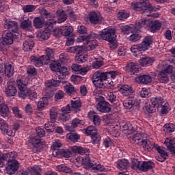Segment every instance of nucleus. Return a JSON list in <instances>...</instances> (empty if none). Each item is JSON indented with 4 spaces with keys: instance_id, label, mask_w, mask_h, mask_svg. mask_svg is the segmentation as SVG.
Wrapping results in <instances>:
<instances>
[{
    "instance_id": "1",
    "label": "nucleus",
    "mask_w": 175,
    "mask_h": 175,
    "mask_svg": "<svg viewBox=\"0 0 175 175\" xmlns=\"http://www.w3.org/2000/svg\"><path fill=\"white\" fill-rule=\"evenodd\" d=\"M162 27V23L159 20L152 21L147 18L139 19L135 22V29L139 31L141 28H145L147 31L155 33L157 31H159Z\"/></svg>"
},
{
    "instance_id": "2",
    "label": "nucleus",
    "mask_w": 175,
    "mask_h": 175,
    "mask_svg": "<svg viewBox=\"0 0 175 175\" xmlns=\"http://www.w3.org/2000/svg\"><path fill=\"white\" fill-rule=\"evenodd\" d=\"M133 7L135 10H142L144 16H150L151 17L155 18L159 17V14L158 13L148 14V13H152V12L159 10V9L152 6L148 0H139V2L133 4Z\"/></svg>"
},
{
    "instance_id": "3",
    "label": "nucleus",
    "mask_w": 175,
    "mask_h": 175,
    "mask_svg": "<svg viewBox=\"0 0 175 175\" xmlns=\"http://www.w3.org/2000/svg\"><path fill=\"white\" fill-rule=\"evenodd\" d=\"M99 35L100 39L109 42L110 49L112 50L117 49V41L116 40L117 36L116 35V30L114 29L105 28L100 31Z\"/></svg>"
},
{
    "instance_id": "4",
    "label": "nucleus",
    "mask_w": 175,
    "mask_h": 175,
    "mask_svg": "<svg viewBox=\"0 0 175 175\" xmlns=\"http://www.w3.org/2000/svg\"><path fill=\"white\" fill-rule=\"evenodd\" d=\"M16 84L18 90H20L19 96L21 98L29 96V99H30V100H35V99L38 98V93L27 89V83H24L23 79H17Z\"/></svg>"
},
{
    "instance_id": "5",
    "label": "nucleus",
    "mask_w": 175,
    "mask_h": 175,
    "mask_svg": "<svg viewBox=\"0 0 175 175\" xmlns=\"http://www.w3.org/2000/svg\"><path fill=\"white\" fill-rule=\"evenodd\" d=\"M159 69L161 70L158 74V80L160 83H169V75L173 73V66L161 63L158 65Z\"/></svg>"
},
{
    "instance_id": "6",
    "label": "nucleus",
    "mask_w": 175,
    "mask_h": 175,
    "mask_svg": "<svg viewBox=\"0 0 175 175\" xmlns=\"http://www.w3.org/2000/svg\"><path fill=\"white\" fill-rule=\"evenodd\" d=\"M99 92H100V89H96L94 92L96 100H100L96 105V110L100 111V113H110V111H111L110 104L106 100H102L103 97L99 96ZM97 94L98 95H96Z\"/></svg>"
},
{
    "instance_id": "7",
    "label": "nucleus",
    "mask_w": 175,
    "mask_h": 175,
    "mask_svg": "<svg viewBox=\"0 0 175 175\" xmlns=\"http://www.w3.org/2000/svg\"><path fill=\"white\" fill-rule=\"evenodd\" d=\"M132 140L135 144L142 146L145 150H150L152 147V144L148 140V135L146 133H137L133 136Z\"/></svg>"
},
{
    "instance_id": "8",
    "label": "nucleus",
    "mask_w": 175,
    "mask_h": 175,
    "mask_svg": "<svg viewBox=\"0 0 175 175\" xmlns=\"http://www.w3.org/2000/svg\"><path fill=\"white\" fill-rule=\"evenodd\" d=\"M107 80V73L98 70L93 74L92 81L96 88H103V83Z\"/></svg>"
},
{
    "instance_id": "9",
    "label": "nucleus",
    "mask_w": 175,
    "mask_h": 175,
    "mask_svg": "<svg viewBox=\"0 0 175 175\" xmlns=\"http://www.w3.org/2000/svg\"><path fill=\"white\" fill-rule=\"evenodd\" d=\"M154 166L155 164L152 161H139L137 160L133 161V169H139L142 172H147Z\"/></svg>"
},
{
    "instance_id": "10",
    "label": "nucleus",
    "mask_w": 175,
    "mask_h": 175,
    "mask_svg": "<svg viewBox=\"0 0 175 175\" xmlns=\"http://www.w3.org/2000/svg\"><path fill=\"white\" fill-rule=\"evenodd\" d=\"M68 53H77V55L75 56V62L77 64H83L87 61L88 56L87 55H81V53H83L81 51V46H76L70 47L68 49Z\"/></svg>"
},
{
    "instance_id": "11",
    "label": "nucleus",
    "mask_w": 175,
    "mask_h": 175,
    "mask_svg": "<svg viewBox=\"0 0 175 175\" xmlns=\"http://www.w3.org/2000/svg\"><path fill=\"white\" fill-rule=\"evenodd\" d=\"M98 34L95 33H90V34L88 36L86 44H85V49H86L88 51L94 50V49L98 46V41L96 40Z\"/></svg>"
},
{
    "instance_id": "12",
    "label": "nucleus",
    "mask_w": 175,
    "mask_h": 175,
    "mask_svg": "<svg viewBox=\"0 0 175 175\" xmlns=\"http://www.w3.org/2000/svg\"><path fill=\"white\" fill-rule=\"evenodd\" d=\"M84 165L85 169H91L93 172H105V166L100 163H92L89 159H86L84 161Z\"/></svg>"
},
{
    "instance_id": "13",
    "label": "nucleus",
    "mask_w": 175,
    "mask_h": 175,
    "mask_svg": "<svg viewBox=\"0 0 175 175\" xmlns=\"http://www.w3.org/2000/svg\"><path fill=\"white\" fill-rule=\"evenodd\" d=\"M16 158H17V153L16 152H11L6 154H2L0 152V167H3L5 165L3 161L13 162V161H16Z\"/></svg>"
},
{
    "instance_id": "14",
    "label": "nucleus",
    "mask_w": 175,
    "mask_h": 175,
    "mask_svg": "<svg viewBox=\"0 0 175 175\" xmlns=\"http://www.w3.org/2000/svg\"><path fill=\"white\" fill-rule=\"evenodd\" d=\"M30 61L33 64V65H35V66L40 68V66H43V65H47V64H49V57H44V55L39 57L31 56L30 57Z\"/></svg>"
},
{
    "instance_id": "15",
    "label": "nucleus",
    "mask_w": 175,
    "mask_h": 175,
    "mask_svg": "<svg viewBox=\"0 0 175 175\" xmlns=\"http://www.w3.org/2000/svg\"><path fill=\"white\" fill-rule=\"evenodd\" d=\"M151 148H155L158 151L159 155L161 157V158L157 159L159 162H165V160L169 157L167 152H166V149L163 147L158 146L157 144H152V147L149 148V150H151Z\"/></svg>"
},
{
    "instance_id": "16",
    "label": "nucleus",
    "mask_w": 175,
    "mask_h": 175,
    "mask_svg": "<svg viewBox=\"0 0 175 175\" xmlns=\"http://www.w3.org/2000/svg\"><path fill=\"white\" fill-rule=\"evenodd\" d=\"M135 83L138 84H150L152 81V77L150 75H139L135 79Z\"/></svg>"
},
{
    "instance_id": "17",
    "label": "nucleus",
    "mask_w": 175,
    "mask_h": 175,
    "mask_svg": "<svg viewBox=\"0 0 175 175\" xmlns=\"http://www.w3.org/2000/svg\"><path fill=\"white\" fill-rule=\"evenodd\" d=\"M8 163L6 167L7 174L10 175L14 174L16 170H18V162L17 160H14L11 162H8Z\"/></svg>"
},
{
    "instance_id": "18",
    "label": "nucleus",
    "mask_w": 175,
    "mask_h": 175,
    "mask_svg": "<svg viewBox=\"0 0 175 175\" xmlns=\"http://www.w3.org/2000/svg\"><path fill=\"white\" fill-rule=\"evenodd\" d=\"M4 28L8 29L10 32H17L18 29V25L17 22L12 21H5Z\"/></svg>"
},
{
    "instance_id": "19",
    "label": "nucleus",
    "mask_w": 175,
    "mask_h": 175,
    "mask_svg": "<svg viewBox=\"0 0 175 175\" xmlns=\"http://www.w3.org/2000/svg\"><path fill=\"white\" fill-rule=\"evenodd\" d=\"M62 78L59 75H55V77L51 80L46 82V87H58L62 82Z\"/></svg>"
},
{
    "instance_id": "20",
    "label": "nucleus",
    "mask_w": 175,
    "mask_h": 175,
    "mask_svg": "<svg viewBox=\"0 0 175 175\" xmlns=\"http://www.w3.org/2000/svg\"><path fill=\"white\" fill-rule=\"evenodd\" d=\"M40 167L36 166L27 169L26 171L19 172V175H40Z\"/></svg>"
},
{
    "instance_id": "21",
    "label": "nucleus",
    "mask_w": 175,
    "mask_h": 175,
    "mask_svg": "<svg viewBox=\"0 0 175 175\" xmlns=\"http://www.w3.org/2000/svg\"><path fill=\"white\" fill-rule=\"evenodd\" d=\"M131 51L135 57H140L143 55V52L146 51L141 44L133 45L131 48Z\"/></svg>"
},
{
    "instance_id": "22",
    "label": "nucleus",
    "mask_w": 175,
    "mask_h": 175,
    "mask_svg": "<svg viewBox=\"0 0 175 175\" xmlns=\"http://www.w3.org/2000/svg\"><path fill=\"white\" fill-rule=\"evenodd\" d=\"M88 117L90 120H92L94 124L96 126H99L100 125V117L98 116V113L94 111H91L88 113Z\"/></svg>"
},
{
    "instance_id": "23",
    "label": "nucleus",
    "mask_w": 175,
    "mask_h": 175,
    "mask_svg": "<svg viewBox=\"0 0 175 175\" xmlns=\"http://www.w3.org/2000/svg\"><path fill=\"white\" fill-rule=\"evenodd\" d=\"M126 71L130 75H135L139 72V65L133 62L129 63L126 66Z\"/></svg>"
},
{
    "instance_id": "24",
    "label": "nucleus",
    "mask_w": 175,
    "mask_h": 175,
    "mask_svg": "<svg viewBox=\"0 0 175 175\" xmlns=\"http://www.w3.org/2000/svg\"><path fill=\"white\" fill-rule=\"evenodd\" d=\"M89 20L91 24H99L102 20L100 14H96L95 12H92L89 14Z\"/></svg>"
},
{
    "instance_id": "25",
    "label": "nucleus",
    "mask_w": 175,
    "mask_h": 175,
    "mask_svg": "<svg viewBox=\"0 0 175 175\" xmlns=\"http://www.w3.org/2000/svg\"><path fill=\"white\" fill-rule=\"evenodd\" d=\"M4 72L8 77H12L14 75V66L10 63L5 64L4 65Z\"/></svg>"
},
{
    "instance_id": "26",
    "label": "nucleus",
    "mask_w": 175,
    "mask_h": 175,
    "mask_svg": "<svg viewBox=\"0 0 175 175\" xmlns=\"http://www.w3.org/2000/svg\"><path fill=\"white\" fill-rule=\"evenodd\" d=\"M119 91L124 96H128L130 94L133 93V89L132 88V86L129 85H122L120 88Z\"/></svg>"
},
{
    "instance_id": "27",
    "label": "nucleus",
    "mask_w": 175,
    "mask_h": 175,
    "mask_svg": "<svg viewBox=\"0 0 175 175\" xmlns=\"http://www.w3.org/2000/svg\"><path fill=\"white\" fill-rule=\"evenodd\" d=\"M118 169L120 170H125L129 166V161L126 159H122L116 162Z\"/></svg>"
},
{
    "instance_id": "28",
    "label": "nucleus",
    "mask_w": 175,
    "mask_h": 175,
    "mask_svg": "<svg viewBox=\"0 0 175 175\" xmlns=\"http://www.w3.org/2000/svg\"><path fill=\"white\" fill-rule=\"evenodd\" d=\"M50 35H51V33H50V29H45L44 30H41L38 33L37 36L41 40H47V39H49L50 38Z\"/></svg>"
},
{
    "instance_id": "29",
    "label": "nucleus",
    "mask_w": 175,
    "mask_h": 175,
    "mask_svg": "<svg viewBox=\"0 0 175 175\" xmlns=\"http://www.w3.org/2000/svg\"><path fill=\"white\" fill-rule=\"evenodd\" d=\"M33 40L32 38H28L25 42H23V49L24 51H31V50L33 49Z\"/></svg>"
},
{
    "instance_id": "30",
    "label": "nucleus",
    "mask_w": 175,
    "mask_h": 175,
    "mask_svg": "<svg viewBox=\"0 0 175 175\" xmlns=\"http://www.w3.org/2000/svg\"><path fill=\"white\" fill-rule=\"evenodd\" d=\"M135 103H136L135 98L129 97L124 101L123 105L124 109H126V110H131V109L135 106Z\"/></svg>"
},
{
    "instance_id": "31",
    "label": "nucleus",
    "mask_w": 175,
    "mask_h": 175,
    "mask_svg": "<svg viewBox=\"0 0 175 175\" xmlns=\"http://www.w3.org/2000/svg\"><path fill=\"white\" fill-rule=\"evenodd\" d=\"M151 43H152V38L149 36L144 38L142 42L139 44H141V46L144 48V51H146V50H148V49H150Z\"/></svg>"
},
{
    "instance_id": "32",
    "label": "nucleus",
    "mask_w": 175,
    "mask_h": 175,
    "mask_svg": "<svg viewBox=\"0 0 175 175\" xmlns=\"http://www.w3.org/2000/svg\"><path fill=\"white\" fill-rule=\"evenodd\" d=\"M152 62H154V59L149 57H143L139 59L141 66H150L152 65Z\"/></svg>"
},
{
    "instance_id": "33",
    "label": "nucleus",
    "mask_w": 175,
    "mask_h": 175,
    "mask_svg": "<svg viewBox=\"0 0 175 175\" xmlns=\"http://www.w3.org/2000/svg\"><path fill=\"white\" fill-rule=\"evenodd\" d=\"M71 107L75 113H79L81 110V101L80 100H72Z\"/></svg>"
},
{
    "instance_id": "34",
    "label": "nucleus",
    "mask_w": 175,
    "mask_h": 175,
    "mask_svg": "<svg viewBox=\"0 0 175 175\" xmlns=\"http://www.w3.org/2000/svg\"><path fill=\"white\" fill-rule=\"evenodd\" d=\"M5 93L8 96H14L17 94V89L14 85H10L5 88Z\"/></svg>"
},
{
    "instance_id": "35",
    "label": "nucleus",
    "mask_w": 175,
    "mask_h": 175,
    "mask_svg": "<svg viewBox=\"0 0 175 175\" xmlns=\"http://www.w3.org/2000/svg\"><path fill=\"white\" fill-rule=\"evenodd\" d=\"M56 75L64 80L66 76H69V69L66 67H61Z\"/></svg>"
},
{
    "instance_id": "36",
    "label": "nucleus",
    "mask_w": 175,
    "mask_h": 175,
    "mask_svg": "<svg viewBox=\"0 0 175 175\" xmlns=\"http://www.w3.org/2000/svg\"><path fill=\"white\" fill-rule=\"evenodd\" d=\"M62 147V144L61 143V141L59 139L55 140V142L53 143L51 146V150H53V155L54 157H57V150L58 148H61Z\"/></svg>"
},
{
    "instance_id": "37",
    "label": "nucleus",
    "mask_w": 175,
    "mask_h": 175,
    "mask_svg": "<svg viewBox=\"0 0 175 175\" xmlns=\"http://www.w3.org/2000/svg\"><path fill=\"white\" fill-rule=\"evenodd\" d=\"M165 99L162 98L161 97H153L151 99V105L154 106V107H159L162 105L164 102Z\"/></svg>"
},
{
    "instance_id": "38",
    "label": "nucleus",
    "mask_w": 175,
    "mask_h": 175,
    "mask_svg": "<svg viewBox=\"0 0 175 175\" xmlns=\"http://www.w3.org/2000/svg\"><path fill=\"white\" fill-rule=\"evenodd\" d=\"M57 14L59 16L57 23L59 24H61V23H64V21H66V19L68 17L66 16V12L64 10H57Z\"/></svg>"
},
{
    "instance_id": "39",
    "label": "nucleus",
    "mask_w": 175,
    "mask_h": 175,
    "mask_svg": "<svg viewBox=\"0 0 175 175\" xmlns=\"http://www.w3.org/2000/svg\"><path fill=\"white\" fill-rule=\"evenodd\" d=\"M2 41L7 44L8 46L10 44H13V33L8 32L5 34V36L1 38Z\"/></svg>"
},
{
    "instance_id": "40",
    "label": "nucleus",
    "mask_w": 175,
    "mask_h": 175,
    "mask_svg": "<svg viewBox=\"0 0 175 175\" xmlns=\"http://www.w3.org/2000/svg\"><path fill=\"white\" fill-rule=\"evenodd\" d=\"M0 115L3 118L9 116V107L6 104L0 105Z\"/></svg>"
},
{
    "instance_id": "41",
    "label": "nucleus",
    "mask_w": 175,
    "mask_h": 175,
    "mask_svg": "<svg viewBox=\"0 0 175 175\" xmlns=\"http://www.w3.org/2000/svg\"><path fill=\"white\" fill-rule=\"evenodd\" d=\"M57 172L62 173H72V169L65 164L59 165L56 167Z\"/></svg>"
},
{
    "instance_id": "42",
    "label": "nucleus",
    "mask_w": 175,
    "mask_h": 175,
    "mask_svg": "<svg viewBox=\"0 0 175 175\" xmlns=\"http://www.w3.org/2000/svg\"><path fill=\"white\" fill-rule=\"evenodd\" d=\"M21 28L25 29V31H29L32 28V22L29 19L25 20L21 23Z\"/></svg>"
},
{
    "instance_id": "43",
    "label": "nucleus",
    "mask_w": 175,
    "mask_h": 175,
    "mask_svg": "<svg viewBox=\"0 0 175 175\" xmlns=\"http://www.w3.org/2000/svg\"><path fill=\"white\" fill-rule=\"evenodd\" d=\"M73 32L72 26H63L62 28V35L64 36H69Z\"/></svg>"
},
{
    "instance_id": "44",
    "label": "nucleus",
    "mask_w": 175,
    "mask_h": 175,
    "mask_svg": "<svg viewBox=\"0 0 175 175\" xmlns=\"http://www.w3.org/2000/svg\"><path fill=\"white\" fill-rule=\"evenodd\" d=\"M49 105V98L46 97L41 98L38 103V109H43Z\"/></svg>"
},
{
    "instance_id": "45",
    "label": "nucleus",
    "mask_w": 175,
    "mask_h": 175,
    "mask_svg": "<svg viewBox=\"0 0 175 175\" xmlns=\"http://www.w3.org/2000/svg\"><path fill=\"white\" fill-rule=\"evenodd\" d=\"M66 137L68 140L73 142V143H76L77 140L80 139V135H79L76 132H71L67 135Z\"/></svg>"
},
{
    "instance_id": "46",
    "label": "nucleus",
    "mask_w": 175,
    "mask_h": 175,
    "mask_svg": "<svg viewBox=\"0 0 175 175\" xmlns=\"http://www.w3.org/2000/svg\"><path fill=\"white\" fill-rule=\"evenodd\" d=\"M44 24V20L42 18L37 17L33 20V25L36 28H42Z\"/></svg>"
},
{
    "instance_id": "47",
    "label": "nucleus",
    "mask_w": 175,
    "mask_h": 175,
    "mask_svg": "<svg viewBox=\"0 0 175 175\" xmlns=\"http://www.w3.org/2000/svg\"><path fill=\"white\" fill-rule=\"evenodd\" d=\"M159 107H161V114H167V113H169V103L166 101V100H165L164 102L161 103Z\"/></svg>"
},
{
    "instance_id": "48",
    "label": "nucleus",
    "mask_w": 175,
    "mask_h": 175,
    "mask_svg": "<svg viewBox=\"0 0 175 175\" xmlns=\"http://www.w3.org/2000/svg\"><path fill=\"white\" fill-rule=\"evenodd\" d=\"M174 129H175V125L173 124V123H169V124H165L163 127V131H164V132H166L167 133L174 132Z\"/></svg>"
},
{
    "instance_id": "49",
    "label": "nucleus",
    "mask_w": 175,
    "mask_h": 175,
    "mask_svg": "<svg viewBox=\"0 0 175 175\" xmlns=\"http://www.w3.org/2000/svg\"><path fill=\"white\" fill-rule=\"evenodd\" d=\"M117 17H118V20H120V21L126 20V18H128V17H129V13H128L126 11L122 10H120L118 13Z\"/></svg>"
},
{
    "instance_id": "50",
    "label": "nucleus",
    "mask_w": 175,
    "mask_h": 175,
    "mask_svg": "<svg viewBox=\"0 0 175 175\" xmlns=\"http://www.w3.org/2000/svg\"><path fill=\"white\" fill-rule=\"evenodd\" d=\"M85 133L86 135L93 136L94 135H96V133H98V130L96 129V127L94 126H89L85 129Z\"/></svg>"
},
{
    "instance_id": "51",
    "label": "nucleus",
    "mask_w": 175,
    "mask_h": 175,
    "mask_svg": "<svg viewBox=\"0 0 175 175\" xmlns=\"http://www.w3.org/2000/svg\"><path fill=\"white\" fill-rule=\"evenodd\" d=\"M54 122L55 121L51 120V122L45 124L44 126L46 131H48V132H54V131H55V123H54Z\"/></svg>"
},
{
    "instance_id": "52",
    "label": "nucleus",
    "mask_w": 175,
    "mask_h": 175,
    "mask_svg": "<svg viewBox=\"0 0 175 175\" xmlns=\"http://www.w3.org/2000/svg\"><path fill=\"white\" fill-rule=\"evenodd\" d=\"M142 38V36L139 34L138 32L132 31L131 35L129 36V40L131 42H137V40H140Z\"/></svg>"
},
{
    "instance_id": "53",
    "label": "nucleus",
    "mask_w": 175,
    "mask_h": 175,
    "mask_svg": "<svg viewBox=\"0 0 175 175\" xmlns=\"http://www.w3.org/2000/svg\"><path fill=\"white\" fill-rule=\"evenodd\" d=\"M64 89L66 90V92L68 94L75 92V87H73V85L70 84L69 82L66 83Z\"/></svg>"
},
{
    "instance_id": "54",
    "label": "nucleus",
    "mask_w": 175,
    "mask_h": 175,
    "mask_svg": "<svg viewBox=\"0 0 175 175\" xmlns=\"http://www.w3.org/2000/svg\"><path fill=\"white\" fill-rule=\"evenodd\" d=\"M61 64L58 62H53L50 64L51 70L53 72H59V69H61Z\"/></svg>"
},
{
    "instance_id": "55",
    "label": "nucleus",
    "mask_w": 175,
    "mask_h": 175,
    "mask_svg": "<svg viewBox=\"0 0 175 175\" xmlns=\"http://www.w3.org/2000/svg\"><path fill=\"white\" fill-rule=\"evenodd\" d=\"M85 122L79 118H75L72 120L71 126L72 128H77L79 125H84Z\"/></svg>"
},
{
    "instance_id": "56",
    "label": "nucleus",
    "mask_w": 175,
    "mask_h": 175,
    "mask_svg": "<svg viewBox=\"0 0 175 175\" xmlns=\"http://www.w3.org/2000/svg\"><path fill=\"white\" fill-rule=\"evenodd\" d=\"M29 142L32 144V146H33V147H36V146L40 143V138L35 135L33 137H30Z\"/></svg>"
},
{
    "instance_id": "57",
    "label": "nucleus",
    "mask_w": 175,
    "mask_h": 175,
    "mask_svg": "<svg viewBox=\"0 0 175 175\" xmlns=\"http://www.w3.org/2000/svg\"><path fill=\"white\" fill-rule=\"evenodd\" d=\"M71 68L73 72H79L81 75L87 73V71H83V67L79 64H72Z\"/></svg>"
},
{
    "instance_id": "58",
    "label": "nucleus",
    "mask_w": 175,
    "mask_h": 175,
    "mask_svg": "<svg viewBox=\"0 0 175 175\" xmlns=\"http://www.w3.org/2000/svg\"><path fill=\"white\" fill-rule=\"evenodd\" d=\"M45 52L46 55H43L42 56H44V58H46V57H47L49 62L50 61V59L54 57V51L52 49L46 48Z\"/></svg>"
},
{
    "instance_id": "59",
    "label": "nucleus",
    "mask_w": 175,
    "mask_h": 175,
    "mask_svg": "<svg viewBox=\"0 0 175 175\" xmlns=\"http://www.w3.org/2000/svg\"><path fill=\"white\" fill-rule=\"evenodd\" d=\"M9 49V46L5 44L1 38H0V51L3 53L4 54H6L8 53V50Z\"/></svg>"
},
{
    "instance_id": "60",
    "label": "nucleus",
    "mask_w": 175,
    "mask_h": 175,
    "mask_svg": "<svg viewBox=\"0 0 175 175\" xmlns=\"http://www.w3.org/2000/svg\"><path fill=\"white\" fill-rule=\"evenodd\" d=\"M103 146L105 148H109V147H111L113 146V140L110 139L109 137L104 138L103 142Z\"/></svg>"
},
{
    "instance_id": "61",
    "label": "nucleus",
    "mask_w": 175,
    "mask_h": 175,
    "mask_svg": "<svg viewBox=\"0 0 175 175\" xmlns=\"http://www.w3.org/2000/svg\"><path fill=\"white\" fill-rule=\"evenodd\" d=\"M91 138L93 144H99V143H100V135H99L98 133L92 135Z\"/></svg>"
},
{
    "instance_id": "62",
    "label": "nucleus",
    "mask_w": 175,
    "mask_h": 175,
    "mask_svg": "<svg viewBox=\"0 0 175 175\" xmlns=\"http://www.w3.org/2000/svg\"><path fill=\"white\" fill-rule=\"evenodd\" d=\"M164 144L166 146L167 148L170 147H174L175 144V138L171 139L170 138H166Z\"/></svg>"
},
{
    "instance_id": "63",
    "label": "nucleus",
    "mask_w": 175,
    "mask_h": 175,
    "mask_svg": "<svg viewBox=\"0 0 175 175\" xmlns=\"http://www.w3.org/2000/svg\"><path fill=\"white\" fill-rule=\"evenodd\" d=\"M59 152L64 158H70L72 157V151L70 149H62Z\"/></svg>"
},
{
    "instance_id": "64",
    "label": "nucleus",
    "mask_w": 175,
    "mask_h": 175,
    "mask_svg": "<svg viewBox=\"0 0 175 175\" xmlns=\"http://www.w3.org/2000/svg\"><path fill=\"white\" fill-rule=\"evenodd\" d=\"M23 9L25 13H29L31 12H33V10L36 9V6L33 5H26L23 8Z\"/></svg>"
}]
</instances>
